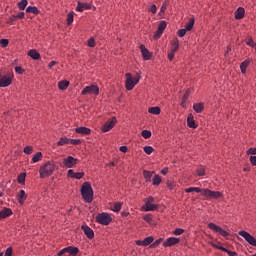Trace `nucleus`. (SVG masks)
<instances>
[{
    "label": "nucleus",
    "mask_w": 256,
    "mask_h": 256,
    "mask_svg": "<svg viewBox=\"0 0 256 256\" xmlns=\"http://www.w3.org/2000/svg\"><path fill=\"white\" fill-rule=\"evenodd\" d=\"M56 169H59V167H57V164H55L54 161L46 162L39 169L40 179H45L47 177H51V175H53V173H55Z\"/></svg>",
    "instance_id": "1"
},
{
    "label": "nucleus",
    "mask_w": 256,
    "mask_h": 256,
    "mask_svg": "<svg viewBox=\"0 0 256 256\" xmlns=\"http://www.w3.org/2000/svg\"><path fill=\"white\" fill-rule=\"evenodd\" d=\"M81 195L86 203H91L93 201V187L89 182H84L81 187Z\"/></svg>",
    "instance_id": "2"
},
{
    "label": "nucleus",
    "mask_w": 256,
    "mask_h": 256,
    "mask_svg": "<svg viewBox=\"0 0 256 256\" xmlns=\"http://www.w3.org/2000/svg\"><path fill=\"white\" fill-rule=\"evenodd\" d=\"M141 80V72H137L135 77L131 75V73H126V89L127 91H133L135 86Z\"/></svg>",
    "instance_id": "3"
},
{
    "label": "nucleus",
    "mask_w": 256,
    "mask_h": 256,
    "mask_svg": "<svg viewBox=\"0 0 256 256\" xmlns=\"http://www.w3.org/2000/svg\"><path fill=\"white\" fill-rule=\"evenodd\" d=\"M96 221L100 225H109L113 219L111 218V215L108 213L102 212L96 216Z\"/></svg>",
    "instance_id": "4"
},
{
    "label": "nucleus",
    "mask_w": 256,
    "mask_h": 256,
    "mask_svg": "<svg viewBox=\"0 0 256 256\" xmlns=\"http://www.w3.org/2000/svg\"><path fill=\"white\" fill-rule=\"evenodd\" d=\"M202 195L207 199H221L223 194L219 191H211L210 189H202Z\"/></svg>",
    "instance_id": "5"
},
{
    "label": "nucleus",
    "mask_w": 256,
    "mask_h": 256,
    "mask_svg": "<svg viewBox=\"0 0 256 256\" xmlns=\"http://www.w3.org/2000/svg\"><path fill=\"white\" fill-rule=\"evenodd\" d=\"M81 95H99V86L96 84L86 86L82 90Z\"/></svg>",
    "instance_id": "6"
},
{
    "label": "nucleus",
    "mask_w": 256,
    "mask_h": 256,
    "mask_svg": "<svg viewBox=\"0 0 256 256\" xmlns=\"http://www.w3.org/2000/svg\"><path fill=\"white\" fill-rule=\"evenodd\" d=\"M62 163L66 169H73L77 163H79V160L74 158L73 156H68L66 158H63Z\"/></svg>",
    "instance_id": "7"
},
{
    "label": "nucleus",
    "mask_w": 256,
    "mask_h": 256,
    "mask_svg": "<svg viewBox=\"0 0 256 256\" xmlns=\"http://www.w3.org/2000/svg\"><path fill=\"white\" fill-rule=\"evenodd\" d=\"M13 83V73H7L4 76L0 75V87H9Z\"/></svg>",
    "instance_id": "8"
},
{
    "label": "nucleus",
    "mask_w": 256,
    "mask_h": 256,
    "mask_svg": "<svg viewBox=\"0 0 256 256\" xmlns=\"http://www.w3.org/2000/svg\"><path fill=\"white\" fill-rule=\"evenodd\" d=\"M65 253H69V256H77V254L79 253V248L73 247V246H68V247L60 250L57 253V255L62 256V255H65Z\"/></svg>",
    "instance_id": "9"
},
{
    "label": "nucleus",
    "mask_w": 256,
    "mask_h": 256,
    "mask_svg": "<svg viewBox=\"0 0 256 256\" xmlns=\"http://www.w3.org/2000/svg\"><path fill=\"white\" fill-rule=\"evenodd\" d=\"M238 235H240V237H243V239H245V241H247V243H249V245H252L253 247H256L255 237H253L247 231H239Z\"/></svg>",
    "instance_id": "10"
},
{
    "label": "nucleus",
    "mask_w": 256,
    "mask_h": 256,
    "mask_svg": "<svg viewBox=\"0 0 256 256\" xmlns=\"http://www.w3.org/2000/svg\"><path fill=\"white\" fill-rule=\"evenodd\" d=\"M117 125V118L113 117L111 120H108L102 127L101 131L103 133H108V131H111Z\"/></svg>",
    "instance_id": "11"
},
{
    "label": "nucleus",
    "mask_w": 256,
    "mask_h": 256,
    "mask_svg": "<svg viewBox=\"0 0 256 256\" xmlns=\"http://www.w3.org/2000/svg\"><path fill=\"white\" fill-rule=\"evenodd\" d=\"M208 229H211L215 233H219V235H222V237H229V232H227L223 228L217 226L215 223H209Z\"/></svg>",
    "instance_id": "12"
},
{
    "label": "nucleus",
    "mask_w": 256,
    "mask_h": 256,
    "mask_svg": "<svg viewBox=\"0 0 256 256\" xmlns=\"http://www.w3.org/2000/svg\"><path fill=\"white\" fill-rule=\"evenodd\" d=\"M208 229H211L215 233H219V235H222V237H229V232H227L223 228L217 226L215 223H209Z\"/></svg>",
    "instance_id": "13"
},
{
    "label": "nucleus",
    "mask_w": 256,
    "mask_h": 256,
    "mask_svg": "<svg viewBox=\"0 0 256 256\" xmlns=\"http://www.w3.org/2000/svg\"><path fill=\"white\" fill-rule=\"evenodd\" d=\"M153 201H155V198H153L152 196H149L145 200V211H156L158 206L156 204H153Z\"/></svg>",
    "instance_id": "14"
},
{
    "label": "nucleus",
    "mask_w": 256,
    "mask_h": 256,
    "mask_svg": "<svg viewBox=\"0 0 256 256\" xmlns=\"http://www.w3.org/2000/svg\"><path fill=\"white\" fill-rule=\"evenodd\" d=\"M153 241H155V238L153 236H148L144 240H137L136 245L141 247H147L149 245H152Z\"/></svg>",
    "instance_id": "15"
},
{
    "label": "nucleus",
    "mask_w": 256,
    "mask_h": 256,
    "mask_svg": "<svg viewBox=\"0 0 256 256\" xmlns=\"http://www.w3.org/2000/svg\"><path fill=\"white\" fill-rule=\"evenodd\" d=\"M180 241L181 240L179 238L170 237L163 242V246L164 247H173V245H177Z\"/></svg>",
    "instance_id": "16"
},
{
    "label": "nucleus",
    "mask_w": 256,
    "mask_h": 256,
    "mask_svg": "<svg viewBox=\"0 0 256 256\" xmlns=\"http://www.w3.org/2000/svg\"><path fill=\"white\" fill-rule=\"evenodd\" d=\"M89 9H91V4L78 1L76 11H78L79 13H83V11H87Z\"/></svg>",
    "instance_id": "17"
},
{
    "label": "nucleus",
    "mask_w": 256,
    "mask_h": 256,
    "mask_svg": "<svg viewBox=\"0 0 256 256\" xmlns=\"http://www.w3.org/2000/svg\"><path fill=\"white\" fill-rule=\"evenodd\" d=\"M81 229L88 239H93V237H95V232H93V229H91L89 226L83 225L81 226Z\"/></svg>",
    "instance_id": "18"
},
{
    "label": "nucleus",
    "mask_w": 256,
    "mask_h": 256,
    "mask_svg": "<svg viewBox=\"0 0 256 256\" xmlns=\"http://www.w3.org/2000/svg\"><path fill=\"white\" fill-rule=\"evenodd\" d=\"M140 50H141L143 59H145V61H149V59H151V52H149V50L145 48V45L143 44L140 45Z\"/></svg>",
    "instance_id": "19"
},
{
    "label": "nucleus",
    "mask_w": 256,
    "mask_h": 256,
    "mask_svg": "<svg viewBox=\"0 0 256 256\" xmlns=\"http://www.w3.org/2000/svg\"><path fill=\"white\" fill-rule=\"evenodd\" d=\"M11 215H13V210L11 208H4L0 211V220L11 217Z\"/></svg>",
    "instance_id": "20"
},
{
    "label": "nucleus",
    "mask_w": 256,
    "mask_h": 256,
    "mask_svg": "<svg viewBox=\"0 0 256 256\" xmlns=\"http://www.w3.org/2000/svg\"><path fill=\"white\" fill-rule=\"evenodd\" d=\"M17 199H18V203H20V205H23L25 203V201L27 200V194L25 193V190L19 191Z\"/></svg>",
    "instance_id": "21"
},
{
    "label": "nucleus",
    "mask_w": 256,
    "mask_h": 256,
    "mask_svg": "<svg viewBox=\"0 0 256 256\" xmlns=\"http://www.w3.org/2000/svg\"><path fill=\"white\" fill-rule=\"evenodd\" d=\"M76 133H79L80 135H91V129L87 128V127H77L75 129Z\"/></svg>",
    "instance_id": "22"
},
{
    "label": "nucleus",
    "mask_w": 256,
    "mask_h": 256,
    "mask_svg": "<svg viewBox=\"0 0 256 256\" xmlns=\"http://www.w3.org/2000/svg\"><path fill=\"white\" fill-rule=\"evenodd\" d=\"M28 57H31V59H34V61H39V59H41V54H39L37 50L32 49L28 52Z\"/></svg>",
    "instance_id": "23"
},
{
    "label": "nucleus",
    "mask_w": 256,
    "mask_h": 256,
    "mask_svg": "<svg viewBox=\"0 0 256 256\" xmlns=\"http://www.w3.org/2000/svg\"><path fill=\"white\" fill-rule=\"evenodd\" d=\"M243 17H245V8L239 7L235 11V19H243Z\"/></svg>",
    "instance_id": "24"
},
{
    "label": "nucleus",
    "mask_w": 256,
    "mask_h": 256,
    "mask_svg": "<svg viewBox=\"0 0 256 256\" xmlns=\"http://www.w3.org/2000/svg\"><path fill=\"white\" fill-rule=\"evenodd\" d=\"M123 204L121 202H115L114 204L110 205L111 211H114V213H119L121 211V207Z\"/></svg>",
    "instance_id": "25"
},
{
    "label": "nucleus",
    "mask_w": 256,
    "mask_h": 256,
    "mask_svg": "<svg viewBox=\"0 0 256 256\" xmlns=\"http://www.w3.org/2000/svg\"><path fill=\"white\" fill-rule=\"evenodd\" d=\"M187 125L190 127V129H197V124L195 123V120L193 119V115H189L187 118Z\"/></svg>",
    "instance_id": "26"
},
{
    "label": "nucleus",
    "mask_w": 256,
    "mask_h": 256,
    "mask_svg": "<svg viewBox=\"0 0 256 256\" xmlns=\"http://www.w3.org/2000/svg\"><path fill=\"white\" fill-rule=\"evenodd\" d=\"M250 63L251 61L245 60L240 64V70H241V73H243V75L247 73V67H249Z\"/></svg>",
    "instance_id": "27"
},
{
    "label": "nucleus",
    "mask_w": 256,
    "mask_h": 256,
    "mask_svg": "<svg viewBox=\"0 0 256 256\" xmlns=\"http://www.w3.org/2000/svg\"><path fill=\"white\" fill-rule=\"evenodd\" d=\"M153 175H155V171H152V172L147 170L143 171V176H144V179H146L147 183L151 182V177H153Z\"/></svg>",
    "instance_id": "28"
},
{
    "label": "nucleus",
    "mask_w": 256,
    "mask_h": 256,
    "mask_svg": "<svg viewBox=\"0 0 256 256\" xmlns=\"http://www.w3.org/2000/svg\"><path fill=\"white\" fill-rule=\"evenodd\" d=\"M193 109L195 113H203L205 106L203 105V103H197L193 105Z\"/></svg>",
    "instance_id": "29"
},
{
    "label": "nucleus",
    "mask_w": 256,
    "mask_h": 256,
    "mask_svg": "<svg viewBox=\"0 0 256 256\" xmlns=\"http://www.w3.org/2000/svg\"><path fill=\"white\" fill-rule=\"evenodd\" d=\"M171 45H172L171 51L177 53V51H179V40L177 38L172 40Z\"/></svg>",
    "instance_id": "30"
},
{
    "label": "nucleus",
    "mask_w": 256,
    "mask_h": 256,
    "mask_svg": "<svg viewBox=\"0 0 256 256\" xmlns=\"http://www.w3.org/2000/svg\"><path fill=\"white\" fill-rule=\"evenodd\" d=\"M203 193V189L199 188V187H190V188H186L185 189V193Z\"/></svg>",
    "instance_id": "31"
},
{
    "label": "nucleus",
    "mask_w": 256,
    "mask_h": 256,
    "mask_svg": "<svg viewBox=\"0 0 256 256\" xmlns=\"http://www.w3.org/2000/svg\"><path fill=\"white\" fill-rule=\"evenodd\" d=\"M26 13H33V15H39V9L35 6H28L26 8Z\"/></svg>",
    "instance_id": "32"
},
{
    "label": "nucleus",
    "mask_w": 256,
    "mask_h": 256,
    "mask_svg": "<svg viewBox=\"0 0 256 256\" xmlns=\"http://www.w3.org/2000/svg\"><path fill=\"white\" fill-rule=\"evenodd\" d=\"M58 87L61 91H65V89H67V87H69V81L67 80H62L58 83Z\"/></svg>",
    "instance_id": "33"
},
{
    "label": "nucleus",
    "mask_w": 256,
    "mask_h": 256,
    "mask_svg": "<svg viewBox=\"0 0 256 256\" xmlns=\"http://www.w3.org/2000/svg\"><path fill=\"white\" fill-rule=\"evenodd\" d=\"M43 159V153L37 152L33 158H32V163H39Z\"/></svg>",
    "instance_id": "34"
},
{
    "label": "nucleus",
    "mask_w": 256,
    "mask_h": 256,
    "mask_svg": "<svg viewBox=\"0 0 256 256\" xmlns=\"http://www.w3.org/2000/svg\"><path fill=\"white\" fill-rule=\"evenodd\" d=\"M193 25H195V19L190 18L186 23V26L184 29H186V31H191V29H193Z\"/></svg>",
    "instance_id": "35"
},
{
    "label": "nucleus",
    "mask_w": 256,
    "mask_h": 256,
    "mask_svg": "<svg viewBox=\"0 0 256 256\" xmlns=\"http://www.w3.org/2000/svg\"><path fill=\"white\" fill-rule=\"evenodd\" d=\"M148 113H151V115H159L161 113V108L159 107H151L148 109Z\"/></svg>",
    "instance_id": "36"
},
{
    "label": "nucleus",
    "mask_w": 256,
    "mask_h": 256,
    "mask_svg": "<svg viewBox=\"0 0 256 256\" xmlns=\"http://www.w3.org/2000/svg\"><path fill=\"white\" fill-rule=\"evenodd\" d=\"M27 5H29V1L22 0L18 3V8L20 9V11H25V7H27Z\"/></svg>",
    "instance_id": "37"
},
{
    "label": "nucleus",
    "mask_w": 256,
    "mask_h": 256,
    "mask_svg": "<svg viewBox=\"0 0 256 256\" xmlns=\"http://www.w3.org/2000/svg\"><path fill=\"white\" fill-rule=\"evenodd\" d=\"M70 139L68 138H60V140L57 142V145L59 147H62L63 145H69Z\"/></svg>",
    "instance_id": "38"
},
{
    "label": "nucleus",
    "mask_w": 256,
    "mask_h": 256,
    "mask_svg": "<svg viewBox=\"0 0 256 256\" xmlns=\"http://www.w3.org/2000/svg\"><path fill=\"white\" fill-rule=\"evenodd\" d=\"M152 185H161V176L155 175L154 178L152 179Z\"/></svg>",
    "instance_id": "39"
},
{
    "label": "nucleus",
    "mask_w": 256,
    "mask_h": 256,
    "mask_svg": "<svg viewBox=\"0 0 256 256\" xmlns=\"http://www.w3.org/2000/svg\"><path fill=\"white\" fill-rule=\"evenodd\" d=\"M163 242V238H159L156 241H154L150 247L151 249H155L156 247H159V245H161V243Z\"/></svg>",
    "instance_id": "40"
},
{
    "label": "nucleus",
    "mask_w": 256,
    "mask_h": 256,
    "mask_svg": "<svg viewBox=\"0 0 256 256\" xmlns=\"http://www.w3.org/2000/svg\"><path fill=\"white\" fill-rule=\"evenodd\" d=\"M25 173H21L18 178H17V181L20 185H25Z\"/></svg>",
    "instance_id": "41"
},
{
    "label": "nucleus",
    "mask_w": 256,
    "mask_h": 256,
    "mask_svg": "<svg viewBox=\"0 0 256 256\" xmlns=\"http://www.w3.org/2000/svg\"><path fill=\"white\" fill-rule=\"evenodd\" d=\"M246 45H248L249 47H252L253 49H256V43L255 41H253V38H248L246 40Z\"/></svg>",
    "instance_id": "42"
},
{
    "label": "nucleus",
    "mask_w": 256,
    "mask_h": 256,
    "mask_svg": "<svg viewBox=\"0 0 256 256\" xmlns=\"http://www.w3.org/2000/svg\"><path fill=\"white\" fill-rule=\"evenodd\" d=\"M141 135L144 137V139H151V131L149 130H143Z\"/></svg>",
    "instance_id": "43"
},
{
    "label": "nucleus",
    "mask_w": 256,
    "mask_h": 256,
    "mask_svg": "<svg viewBox=\"0 0 256 256\" xmlns=\"http://www.w3.org/2000/svg\"><path fill=\"white\" fill-rule=\"evenodd\" d=\"M165 29H167V22L161 21L159 26H158V30L162 31V33H163V31H165Z\"/></svg>",
    "instance_id": "44"
},
{
    "label": "nucleus",
    "mask_w": 256,
    "mask_h": 256,
    "mask_svg": "<svg viewBox=\"0 0 256 256\" xmlns=\"http://www.w3.org/2000/svg\"><path fill=\"white\" fill-rule=\"evenodd\" d=\"M167 5H169V2L165 1L162 3L159 15H161L162 13H165L166 9H167Z\"/></svg>",
    "instance_id": "45"
},
{
    "label": "nucleus",
    "mask_w": 256,
    "mask_h": 256,
    "mask_svg": "<svg viewBox=\"0 0 256 256\" xmlns=\"http://www.w3.org/2000/svg\"><path fill=\"white\" fill-rule=\"evenodd\" d=\"M154 149L151 146H145L144 147V152L146 153V155H151V153H153Z\"/></svg>",
    "instance_id": "46"
},
{
    "label": "nucleus",
    "mask_w": 256,
    "mask_h": 256,
    "mask_svg": "<svg viewBox=\"0 0 256 256\" xmlns=\"http://www.w3.org/2000/svg\"><path fill=\"white\" fill-rule=\"evenodd\" d=\"M24 153H25L26 155H31V153H33V146H26V147L24 148Z\"/></svg>",
    "instance_id": "47"
},
{
    "label": "nucleus",
    "mask_w": 256,
    "mask_h": 256,
    "mask_svg": "<svg viewBox=\"0 0 256 256\" xmlns=\"http://www.w3.org/2000/svg\"><path fill=\"white\" fill-rule=\"evenodd\" d=\"M84 176H85L84 172H75L74 173V179H83Z\"/></svg>",
    "instance_id": "48"
},
{
    "label": "nucleus",
    "mask_w": 256,
    "mask_h": 256,
    "mask_svg": "<svg viewBox=\"0 0 256 256\" xmlns=\"http://www.w3.org/2000/svg\"><path fill=\"white\" fill-rule=\"evenodd\" d=\"M73 23V12H70L67 16V25H71Z\"/></svg>",
    "instance_id": "49"
},
{
    "label": "nucleus",
    "mask_w": 256,
    "mask_h": 256,
    "mask_svg": "<svg viewBox=\"0 0 256 256\" xmlns=\"http://www.w3.org/2000/svg\"><path fill=\"white\" fill-rule=\"evenodd\" d=\"M183 233H185V230L181 228H176L173 232L174 235H183Z\"/></svg>",
    "instance_id": "50"
},
{
    "label": "nucleus",
    "mask_w": 256,
    "mask_h": 256,
    "mask_svg": "<svg viewBox=\"0 0 256 256\" xmlns=\"http://www.w3.org/2000/svg\"><path fill=\"white\" fill-rule=\"evenodd\" d=\"M185 35H187V29L178 30V37H185Z\"/></svg>",
    "instance_id": "51"
},
{
    "label": "nucleus",
    "mask_w": 256,
    "mask_h": 256,
    "mask_svg": "<svg viewBox=\"0 0 256 256\" xmlns=\"http://www.w3.org/2000/svg\"><path fill=\"white\" fill-rule=\"evenodd\" d=\"M15 72L18 73V75H23V73H25V70H23L21 66H16Z\"/></svg>",
    "instance_id": "52"
},
{
    "label": "nucleus",
    "mask_w": 256,
    "mask_h": 256,
    "mask_svg": "<svg viewBox=\"0 0 256 256\" xmlns=\"http://www.w3.org/2000/svg\"><path fill=\"white\" fill-rule=\"evenodd\" d=\"M162 35H163V31H161V30L158 29V30L155 32V34H154V39H160Z\"/></svg>",
    "instance_id": "53"
},
{
    "label": "nucleus",
    "mask_w": 256,
    "mask_h": 256,
    "mask_svg": "<svg viewBox=\"0 0 256 256\" xmlns=\"http://www.w3.org/2000/svg\"><path fill=\"white\" fill-rule=\"evenodd\" d=\"M0 45H1L2 47H7V45H9V40H7V39H1V40H0Z\"/></svg>",
    "instance_id": "54"
},
{
    "label": "nucleus",
    "mask_w": 256,
    "mask_h": 256,
    "mask_svg": "<svg viewBox=\"0 0 256 256\" xmlns=\"http://www.w3.org/2000/svg\"><path fill=\"white\" fill-rule=\"evenodd\" d=\"M69 143H70V145H79V143H81V140H79V139H70Z\"/></svg>",
    "instance_id": "55"
},
{
    "label": "nucleus",
    "mask_w": 256,
    "mask_h": 256,
    "mask_svg": "<svg viewBox=\"0 0 256 256\" xmlns=\"http://www.w3.org/2000/svg\"><path fill=\"white\" fill-rule=\"evenodd\" d=\"M212 247H214L215 249H219L220 251H227V248L223 247V246H219L217 244H212Z\"/></svg>",
    "instance_id": "56"
},
{
    "label": "nucleus",
    "mask_w": 256,
    "mask_h": 256,
    "mask_svg": "<svg viewBox=\"0 0 256 256\" xmlns=\"http://www.w3.org/2000/svg\"><path fill=\"white\" fill-rule=\"evenodd\" d=\"M11 255H13V248L8 247V248L6 249V252H5V255H4V256H11Z\"/></svg>",
    "instance_id": "57"
},
{
    "label": "nucleus",
    "mask_w": 256,
    "mask_h": 256,
    "mask_svg": "<svg viewBox=\"0 0 256 256\" xmlns=\"http://www.w3.org/2000/svg\"><path fill=\"white\" fill-rule=\"evenodd\" d=\"M197 175L199 177H203L205 175V169L204 168H200L197 170Z\"/></svg>",
    "instance_id": "58"
},
{
    "label": "nucleus",
    "mask_w": 256,
    "mask_h": 256,
    "mask_svg": "<svg viewBox=\"0 0 256 256\" xmlns=\"http://www.w3.org/2000/svg\"><path fill=\"white\" fill-rule=\"evenodd\" d=\"M88 47H95V39L94 38H90L88 40Z\"/></svg>",
    "instance_id": "59"
},
{
    "label": "nucleus",
    "mask_w": 256,
    "mask_h": 256,
    "mask_svg": "<svg viewBox=\"0 0 256 256\" xmlns=\"http://www.w3.org/2000/svg\"><path fill=\"white\" fill-rule=\"evenodd\" d=\"M174 57H175V52H173V50H170V52L168 53L169 61H173Z\"/></svg>",
    "instance_id": "60"
},
{
    "label": "nucleus",
    "mask_w": 256,
    "mask_h": 256,
    "mask_svg": "<svg viewBox=\"0 0 256 256\" xmlns=\"http://www.w3.org/2000/svg\"><path fill=\"white\" fill-rule=\"evenodd\" d=\"M224 253H227L230 256H239V254H237V252H233L229 249H227V251H224Z\"/></svg>",
    "instance_id": "61"
},
{
    "label": "nucleus",
    "mask_w": 256,
    "mask_h": 256,
    "mask_svg": "<svg viewBox=\"0 0 256 256\" xmlns=\"http://www.w3.org/2000/svg\"><path fill=\"white\" fill-rule=\"evenodd\" d=\"M247 154H248V155H256V148H250V149H248Z\"/></svg>",
    "instance_id": "62"
},
{
    "label": "nucleus",
    "mask_w": 256,
    "mask_h": 256,
    "mask_svg": "<svg viewBox=\"0 0 256 256\" xmlns=\"http://www.w3.org/2000/svg\"><path fill=\"white\" fill-rule=\"evenodd\" d=\"M68 177H71L72 179L75 178V171H73V169L68 170Z\"/></svg>",
    "instance_id": "63"
},
{
    "label": "nucleus",
    "mask_w": 256,
    "mask_h": 256,
    "mask_svg": "<svg viewBox=\"0 0 256 256\" xmlns=\"http://www.w3.org/2000/svg\"><path fill=\"white\" fill-rule=\"evenodd\" d=\"M250 163H251V165H256V156H251L250 157Z\"/></svg>",
    "instance_id": "64"
}]
</instances>
